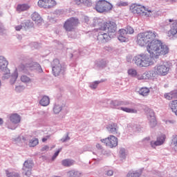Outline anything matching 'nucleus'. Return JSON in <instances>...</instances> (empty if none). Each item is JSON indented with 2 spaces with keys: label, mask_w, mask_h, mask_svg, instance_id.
Returning <instances> with one entry per match:
<instances>
[{
  "label": "nucleus",
  "mask_w": 177,
  "mask_h": 177,
  "mask_svg": "<svg viewBox=\"0 0 177 177\" xmlns=\"http://www.w3.org/2000/svg\"><path fill=\"white\" fill-rule=\"evenodd\" d=\"M157 33L149 30L139 33L137 36V44L140 46H147L149 54L142 53L133 57V60L138 67H149L154 64L153 59H158L160 56H165L169 53L168 46L160 40L156 39Z\"/></svg>",
  "instance_id": "nucleus-1"
},
{
  "label": "nucleus",
  "mask_w": 177,
  "mask_h": 177,
  "mask_svg": "<svg viewBox=\"0 0 177 177\" xmlns=\"http://www.w3.org/2000/svg\"><path fill=\"white\" fill-rule=\"evenodd\" d=\"M130 12L133 13V15H141V16H147V17H150L153 15V12L149 10L146 7L140 4H132L130 6Z\"/></svg>",
  "instance_id": "nucleus-2"
},
{
  "label": "nucleus",
  "mask_w": 177,
  "mask_h": 177,
  "mask_svg": "<svg viewBox=\"0 0 177 177\" xmlns=\"http://www.w3.org/2000/svg\"><path fill=\"white\" fill-rule=\"evenodd\" d=\"M19 68L21 71H23L25 74H28V71H36V73H42L43 71L41 65L37 62H34L21 64Z\"/></svg>",
  "instance_id": "nucleus-3"
},
{
  "label": "nucleus",
  "mask_w": 177,
  "mask_h": 177,
  "mask_svg": "<svg viewBox=\"0 0 177 177\" xmlns=\"http://www.w3.org/2000/svg\"><path fill=\"white\" fill-rule=\"evenodd\" d=\"M51 67L53 70V74L55 75V77L62 75V74H64V71H66V65L60 63V61L57 59H55L53 61Z\"/></svg>",
  "instance_id": "nucleus-4"
},
{
  "label": "nucleus",
  "mask_w": 177,
  "mask_h": 177,
  "mask_svg": "<svg viewBox=\"0 0 177 177\" xmlns=\"http://www.w3.org/2000/svg\"><path fill=\"white\" fill-rule=\"evenodd\" d=\"M95 9L98 13H104L110 12L113 9V5L106 0H100L96 2Z\"/></svg>",
  "instance_id": "nucleus-5"
},
{
  "label": "nucleus",
  "mask_w": 177,
  "mask_h": 177,
  "mask_svg": "<svg viewBox=\"0 0 177 177\" xmlns=\"http://www.w3.org/2000/svg\"><path fill=\"white\" fill-rule=\"evenodd\" d=\"M10 122L6 123V127L8 129H11L15 131L17 128V124H20L21 121V117L17 113H11L9 115Z\"/></svg>",
  "instance_id": "nucleus-6"
},
{
  "label": "nucleus",
  "mask_w": 177,
  "mask_h": 177,
  "mask_svg": "<svg viewBox=\"0 0 177 177\" xmlns=\"http://www.w3.org/2000/svg\"><path fill=\"white\" fill-rule=\"evenodd\" d=\"M155 75H167L169 73V66L166 62H160L154 66Z\"/></svg>",
  "instance_id": "nucleus-7"
},
{
  "label": "nucleus",
  "mask_w": 177,
  "mask_h": 177,
  "mask_svg": "<svg viewBox=\"0 0 177 177\" xmlns=\"http://www.w3.org/2000/svg\"><path fill=\"white\" fill-rule=\"evenodd\" d=\"M100 142L104 143L105 146L110 149H114V147H117L118 146V138L113 135L109 136L105 139H101Z\"/></svg>",
  "instance_id": "nucleus-8"
},
{
  "label": "nucleus",
  "mask_w": 177,
  "mask_h": 177,
  "mask_svg": "<svg viewBox=\"0 0 177 177\" xmlns=\"http://www.w3.org/2000/svg\"><path fill=\"white\" fill-rule=\"evenodd\" d=\"M97 32H98L97 35V40L99 44H106L111 39L110 33L106 32V30H97Z\"/></svg>",
  "instance_id": "nucleus-9"
},
{
  "label": "nucleus",
  "mask_w": 177,
  "mask_h": 177,
  "mask_svg": "<svg viewBox=\"0 0 177 177\" xmlns=\"http://www.w3.org/2000/svg\"><path fill=\"white\" fill-rule=\"evenodd\" d=\"M100 26L101 30H108V34H114L117 30V24H115V22H104V24H101Z\"/></svg>",
  "instance_id": "nucleus-10"
},
{
  "label": "nucleus",
  "mask_w": 177,
  "mask_h": 177,
  "mask_svg": "<svg viewBox=\"0 0 177 177\" xmlns=\"http://www.w3.org/2000/svg\"><path fill=\"white\" fill-rule=\"evenodd\" d=\"M77 26H78V19L72 17L65 22L64 28L66 31H73Z\"/></svg>",
  "instance_id": "nucleus-11"
},
{
  "label": "nucleus",
  "mask_w": 177,
  "mask_h": 177,
  "mask_svg": "<svg viewBox=\"0 0 177 177\" xmlns=\"http://www.w3.org/2000/svg\"><path fill=\"white\" fill-rule=\"evenodd\" d=\"M166 23L170 26V30L168 31L169 37H175L177 34V20L172 19H167Z\"/></svg>",
  "instance_id": "nucleus-12"
},
{
  "label": "nucleus",
  "mask_w": 177,
  "mask_h": 177,
  "mask_svg": "<svg viewBox=\"0 0 177 177\" xmlns=\"http://www.w3.org/2000/svg\"><path fill=\"white\" fill-rule=\"evenodd\" d=\"M39 8H44V9H50L56 6L57 3L55 0H39L37 2Z\"/></svg>",
  "instance_id": "nucleus-13"
},
{
  "label": "nucleus",
  "mask_w": 177,
  "mask_h": 177,
  "mask_svg": "<svg viewBox=\"0 0 177 177\" xmlns=\"http://www.w3.org/2000/svg\"><path fill=\"white\" fill-rule=\"evenodd\" d=\"M32 167H34V163L32 162V160H26L22 167V174H24L26 176H30Z\"/></svg>",
  "instance_id": "nucleus-14"
},
{
  "label": "nucleus",
  "mask_w": 177,
  "mask_h": 177,
  "mask_svg": "<svg viewBox=\"0 0 177 177\" xmlns=\"http://www.w3.org/2000/svg\"><path fill=\"white\" fill-rule=\"evenodd\" d=\"M165 139V134H160L157 137L156 141H151L150 145L151 147H157V146H161L162 145H164Z\"/></svg>",
  "instance_id": "nucleus-15"
},
{
  "label": "nucleus",
  "mask_w": 177,
  "mask_h": 177,
  "mask_svg": "<svg viewBox=\"0 0 177 177\" xmlns=\"http://www.w3.org/2000/svg\"><path fill=\"white\" fill-rule=\"evenodd\" d=\"M66 108V104L62 102H56L53 108L54 114H59L61 111H63Z\"/></svg>",
  "instance_id": "nucleus-16"
},
{
  "label": "nucleus",
  "mask_w": 177,
  "mask_h": 177,
  "mask_svg": "<svg viewBox=\"0 0 177 177\" xmlns=\"http://www.w3.org/2000/svg\"><path fill=\"white\" fill-rule=\"evenodd\" d=\"M12 142L15 145H18L19 146H21L23 142L26 143L27 142V138L23 136H17L12 138Z\"/></svg>",
  "instance_id": "nucleus-17"
},
{
  "label": "nucleus",
  "mask_w": 177,
  "mask_h": 177,
  "mask_svg": "<svg viewBox=\"0 0 177 177\" xmlns=\"http://www.w3.org/2000/svg\"><path fill=\"white\" fill-rule=\"evenodd\" d=\"M8 60L2 55L0 56V71H8Z\"/></svg>",
  "instance_id": "nucleus-18"
},
{
  "label": "nucleus",
  "mask_w": 177,
  "mask_h": 177,
  "mask_svg": "<svg viewBox=\"0 0 177 177\" xmlns=\"http://www.w3.org/2000/svg\"><path fill=\"white\" fill-rule=\"evenodd\" d=\"M120 42H128V36H127V30L120 29L118 37Z\"/></svg>",
  "instance_id": "nucleus-19"
},
{
  "label": "nucleus",
  "mask_w": 177,
  "mask_h": 177,
  "mask_svg": "<svg viewBox=\"0 0 177 177\" xmlns=\"http://www.w3.org/2000/svg\"><path fill=\"white\" fill-rule=\"evenodd\" d=\"M106 129L109 133H113V135L118 133V126L115 123L109 124Z\"/></svg>",
  "instance_id": "nucleus-20"
},
{
  "label": "nucleus",
  "mask_w": 177,
  "mask_h": 177,
  "mask_svg": "<svg viewBox=\"0 0 177 177\" xmlns=\"http://www.w3.org/2000/svg\"><path fill=\"white\" fill-rule=\"evenodd\" d=\"M104 22L102 21V19L98 18H95L93 19L92 23L91 24V27H98L96 30V31L99 30H102V26L100 24H104Z\"/></svg>",
  "instance_id": "nucleus-21"
},
{
  "label": "nucleus",
  "mask_w": 177,
  "mask_h": 177,
  "mask_svg": "<svg viewBox=\"0 0 177 177\" xmlns=\"http://www.w3.org/2000/svg\"><path fill=\"white\" fill-rule=\"evenodd\" d=\"M142 170H130L127 174V177H140L142 175Z\"/></svg>",
  "instance_id": "nucleus-22"
},
{
  "label": "nucleus",
  "mask_w": 177,
  "mask_h": 177,
  "mask_svg": "<svg viewBox=\"0 0 177 177\" xmlns=\"http://www.w3.org/2000/svg\"><path fill=\"white\" fill-rule=\"evenodd\" d=\"M17 78H19V72H17V69H15L11 76H10V85H15V84H16V81H17Z\"/></svg>",
  "instance_id": "nucleus-23"
},
{
  "label": "nucleus",
  "mask_w": 177,
  "mask_h": 177,
  "mask_svg": "<svg viewBox=\"0 0 177 177\" xmlns=\"http://www.w3.org/2000/svg\"><path fill=\"white\" fill-rule=\"evenodd\" d=\"M66 175L68 177H80L82 176V172L75 169H72L71 171H68L66 173Z\"/></svg>",
  "instance_id": "nucleus-24"
},
{
  "label": "nucleus",
  "mask_w": 177,
  "mask_h": 177,
  "mask_svg": "<svg viewBox=\"0 0 177 177\" xmlns=\"http://www.w3.org/2000/svg\"><path fill=\"white\" fill-rule=\"evenodd\" d=\"M119 110H122V111H124V113H128L129 114H138V110L135 108H128V107H120Z\"/></svg>",
  "instance_id": "nucleus-25"
},
{
  "label": "nucleus",
  "mask_w": 177,
  "mask_h": 177,
  "mask_svg": "<svg viewBox=\"0 0 177 177\" xmlns=\"http://www.w3.org/2000/svg\"><path fill=\"white\" fill-rule=\"evenodd\" d=\"M49 103H50V99L47 95H44L39 101V104L44 107L49 106Z\"/></svg>",
  "instance_id": "nucleus-26"
},
{
  "label": "nucleus",
  "mask_w": 177,
  "mask_h": 177,
  "mask_svg": "<svg viewBox=\"0 0 177 177\" xmlns=\"http://www.w3.org/2000/svg\"><path fill=\"white\" fill-rule=\"evenodd\" d=\"M32 20L35 21V23H37L38 25L42 23V18H41V15H39L38 12H34L32 14Z\"/></svg>",
  "instance_id": "nucleus-27"
},
{
  "label": "nucleus",
  "mask_w": 177,
  "mask_h": 177,
  "mask_svg": "<svg viewBox=\"0 0 177 177\" xmlns=\"http://www.w3.org/2000/svg\"><path fill=\"white\" fill-rule=\"evenodd\" d=\"M145 113H146L148 120H153L156 118V115L154 113V111H153L152 109L147 108L145 109Z\"/></svg>",
  "instance_id": "nucleus-28"
},
{
  "label": "nucleus",
  "mask_w": 177,
  "mask_h": 177,
  "mask_svg": "<svg viewBox=\"0 0 177 177\" xmlns=\"http://www.w3.org/2000/svg\"><path fill=\"white\" fill-rule=\"evenodd\" d=\"M165 99L167 100H171V99H176L177 97V93L176 91H171L170 93H167L165 94Z\"/></svg>",
  "instance_id": "nucleus-29"
},
{
  "label": "nucleus",
  "mask_w": 177,
  "mask_h": 177,
  "mask_svg": "<svg viewBox=\"0 0 177 177\" xmlns=\"http://www.w3.org/2000/svg\"><path fill=\"white\" fill-rule=\"evenodd\" d=\"M74 164H75V161L71 159H64L62 161V165L64 167H71L72 165H74Z\"/></svg>",
  "instance_id": "nucleus-30"
},
{
  "label": "nucleus",
  "mask_w": 177,
  "mask_h": 177,
  "mask_svg": "<svg viewBox=\"0 0 177 177\" xmlns=\"http://www.w3.org/2000/svg\"><path fill=\"white\" fill-rule=\"evenodd\" d=\"M138 93H140L141 96H149V93H150V88L147 87H142L138 91Z\"/></svg>",
  "instance_id": "nucleus-31"
},
{
  "label": "nucleus",
  "mask_w": 177,
  "mask_h": 177,
  "mask_svg": "<svg viewBox=\"0 0 177 177\" xmlns=\"http://www.w3.org/2000/svg\"><path fill=\"white\" fill-rule=\"evenodd\" d=\"M30 6L28 4H19L17 7V12H26V10H28Z\"/></svg>",
  "instance_id": "nucleus-32"
},
{
  "label": "nucleus",
  "mask_w": 177,
  "mask_h": 177,
  "mask_svg": "<svg viewBox=\"0 0 177 177\" xmlns=\"http://www.w3.org/2000/svg\"><path fill=\"white\" fill-rule=\"evenodd\" d=\"M20 80L21 82H23L24 84H31L32 82L31 78H30V77L25 75H22L20 77Z\"/></svg>",
  "instance_id": "nucleus-33"
},
{
  "label": "nucleus",
  "mask_w": 177,
  "mask_h": 177,
  "mask_svg": "<svg viewBox=\"0 0 177 177\" xmlns=\"http://www.w3.org/2000/svg\"><path fill=\"white\" fill-rule=\"evenodd\" d=\"M119 157L121 160H125V158H127V149L120 148L119 151Z\"/></svg>",
  "instance_id": "nucleus-34"
},
{
  "label": "nucleus",
  "mask_w": 177,
  "mask_h": 177,
  "mask_svg": "<svg viewBox=\"0 0 177 177\" xmlns=\"http://www.w3.org/2000/svg\"><path fill=\"white\" fill-rule=\"evenodd\" d=\"M145 80H149L151 78V77H156V73L153 72V71H147L143 73Z\"/></svg>",
  "instance_id": "nucleus-35"
},
{
  "label": "nucleus",
  "mask_w": 177,
  "mask_h": 177,
  "mask_svg": "<svg viewBox=\"0 0 177 177\" xmlns=\"http://www.w3.org/2000/svg\"><path fill=\"white\" fill-rule=\"evenodd\" d=\"M38 143H39V141H38L37 138H32L29 140L28 146L30 147H35V146H37V145H38Z\"/></svg>",
  "instance_id": "nucleus-36"
},
{
  "label": "nucleus",
  "mask_w": 177,
  "mask_h": 177,
  "mask_svg": "<svg viewBox=\"0 0 177 177\" xmlns=\"http://www.w3.org/2000/svg\"><path fill=\"white\" fill-rule=\"evenodd\" d=\"M127 73L129 75H130V77H133L136 78V76L138 75V71L135 68L129 69Z\"/></svg>",
  "instance_id": "nucleus-37"
},
{
  "label": "nucleus",
  "mask_w": 177,
  "mask_h": 177,
  "mask_svg": "<svg viewBox=\"0 0 177 177\" xmlns=\"http://www.w3.org/2000/svg\"><path fill=\"white\" fill-rule=\"evenodd\" d=\"M95 147L97 149V150H100L101 153L104 154V156H107L109 154V152L103 149L102 145L96 144Z\"/></svg>",
  "instance_id": "nucleus-38"
},
{
  "label": "nucleus",
  "mask_w": 177,
  "mask_h": 177,
  "mask_svg": "<svg viewBox=\"0 0 177 177\" xmlns=\"http://www.w3.org/2000/svg\"><path fill=\"white\" fill-rule=\"evenodd\" d=\"M121 102L118 100H112L110 102V106L112 109H116L118 106H120Z\"/></svg>",
  "instance_id": "nucleus-39"
},
{
  "label": "nucleus",
  "mask_w": 177,
  "mask_h": 177,
  "mask_svg": "<svg viewBox=\"0 0 177 177\" xmlns=\"http://www.w3.org/2000/svg\"><path fill=\"white\" fill-rule=\"evenodd\" d=\"M171 145L174 147V150L177 151V136L175 135L173 136L171 140Z\"/></svg>",
  "instance_id": "nucleus-40"
},
{
  "label": "nucleus",
  "mask_w": 177,
  "mask_h": 177,
  "mask_svg": "<svg viewBox=\"0 0 177 177\" xmlns=\"http://www.w3.org/2000/svg\"><path fill=\"white\" fill-rule=\"evenodd\" d=\"M7 177H20V175L17 172H10L9 171H6Z\"/></svg>",
  "instance_id": "nucleus-41"
},
{
  "label": "nucleus",
  "mask_w": 177,
  "mask_h": 177,
  "mask_svg": "<svg viewBox=\"0 0 177 177\" xmlns=\"http://www.w3.org/2000/svg\"><path fill=\"white\" fill-rule=\"evenodd\" d=\"M99 84H100V81H95L89 84V87L91 89H96Z\"/></svg>",
  "instance_id": "nucleus-42"
},
{
  "label": "nucleus",
  "mask_w": 177,
  "mask_h": 177,
  "mask_svg": "<svg viewBox=\"0 0 177 177\" xmlns=\"http://www.w3.org/2000/svg\"><path fill=\"white\" fill-rule=\"evenodd\" d=\"M4 73H6L3 75V76L1 77V80H3V81H5V80H9V78H10V73H9V69H7V71H4Z\"/></svg>",
  "instance_id": "nucleus-43"
},
{
  "label": "nucleus",
  "mask_w": 177,
  "mask_h": 177,
  "mask_svg": "<svg viewBox=\"0 0 177 177\" xmlns=\"http://www.w3.org/2000/svg\"><path fill=\"white\" fill-rule=\"evenodd\" d=\"M26 89V86L24 85H18L15 86V91H17L18 93H20V92H23Z\"/></svg>",
  "instance_id": "nucleus-44"
},
{
  "label": "nucleus",
  "mask_w": 177,
  "mask_h": 177,
  "mask_svg": "<svg viewBox=\"0 0 177 177\" xmlns=\"http://www.w3.org/2000/svg\"><path fill=\"white\" fill-rule=\"evenodd\" d=\"M106 64H107V62L106 60L102 59L100 61L97 62L96 65L97 67H105Z\"/></svg>",
  "instance_id": "nucleus-45"
},
{
  "label": "nucleus",
  "mask_w": 177,
  "mask_h": 177,
  "mask_svg": "<svg viewBox=\"0 0 177 177\" xmlns=\"http://www.w3.org/2000/svg\"><path fill=\"white\" fill-rule=\"evenodd\" d=\"M124 30H126V35H128V34H133L135 32V30H133V28L131 26H127Z\"/></svg>",
  "instance_id": "nucleus-46"
},
{
  "label": "nucleus",
  "mask_w": 177,
  "mask_h": 177,
  "mask_svg": "<svg viewBox=\"0 0 177 177\" xmlns=\"http://www.w3.org/2000/svg\"><path fill=\"white\" fill-rule=\"evenodd\" d=\"M149 121V126L151 128H155L157 125V120L155 119H150Z\"/></svg>",
  "instance_id": "nucleus-47"
},
{
  "label": "nucleus",
  "mask_w": 177,
  "mask_h": 177,
  "mask_svg": "<svg viewBox=\"0 0 177 177\" xmlns=\"http://www.w3.org/2000/svg\"><path fill=\"white\" fill-rule=\"evenodd\" d=\"M68 140H70V136H68V133H67L66 136H64L62 138L60 139V141L62 142V143L68 142Z\"/></svg>",
  "instance_id": "nucleus-48"
},
{
  "label": "nucleus",
  "mask_w": 177,
  "mask_h": 177,
  "mask_svg": "<svg viewBox=\"0 0 177 177\" xmlns=\"http://www.w3.org/2000/svg\"><path fill=\"white\" fill-rule=\"evenodd\" d=\"M83 3L85 6H92V0H84Z\"/></svg>",
  "instance_id": "nucleus-49"
},
{
  "label": "nucleus",
  "mask_w": 177,
  "mask_h": 177,
  "mask_svg": "<svg viewBox=\"0 0 177 177\" xmlns=\"http://www.w3.org/2000/svg\"><path fill=\"white\" fill-rule=\"evenodd\" d=\"M62 151V148H60L59 150H57L54 155L52 157V160L53 161L56 160V157H57V156H59V153H60Z\"/></svg>",
  "instance_id": "nucleus-50"
},
{
  "label": "nucleus",
  "mask_w": 177,
  "mask_h": 177,
  "mask_svg": "<svg viewBox=\"0 0 177 177\" xmlns=\"http://www.w3.org/2000/svg\"><path fill=\"white\" fill-rule=\"evenodd\" d=\"M136 78H137V80H139L140 81H142V80H145V75L142 74H138L137 73V76H136Z\"/></svg>",
  "instance_id": "nucleus-51"
},
{
  "label": "nucleus",
  "mask_w": 177,
  "mask_h": 177,
  "mask_svg": "<svg viewBox=\"0 0 177 177\" xmlns=\"http://www.w3.org/2000/svg\"><path fill=\"white\" fill-rule=\"evenodd\" d=\"M142 143L144 145H147L148 143H150V137H147L142 140Z\"/></svg>",
  "instance_id": "nucleus-52"
},
{
  "label": "nucleus",
  "mask_w": 177,
  "mask_h": 177,
  "mask_svg": "<svg viewBox=\"0 0 177 177\" xmlns=\"http://www.w3.org/2000/svg\"><path fill=\"white\" fill-rule=\"evenodd\" d=\"M118 6H128L127 2L120 1L118 3Z\"/></svg>",
  "instance_id": "nucleus-53"
},
{
  "label": "nucleus",
  "mask_w": 177,
  "mask_h": 177,
  "mask_svg": "<svg viewBox=\"0 0 177 177\" xmlns=\"http://www.w3.org/2000/svg\"><path fill=\"white\" fill-rule=\"evenodd\" d=\"M113 174L114 171H113V170H108L106 171V175H107V176H113Z\"/></svg>",
  "instance_id": "nucleus-54"
},
{
  "label": "nucleus",
  "mask_w": 177,
  "mask_h": 177,
  "mask_svg": "<svg viewBox=\"0 0 177 177\" xmlns=\"http://www.w3.org/2000/svg\"><path fill=\"white\" fill-rule=\"evenodd\" d=\"M75 5H81V3H84V0H73Z\"/></svg>",
  "instance_id": "nucleus-55"
},
{
  "label": "nucleus",
  "mask_w": 177,
  "mask_h": 177,
  "mask_svg": "<svg viewBox=\"0 0 177 177\" xmlns=\"http://www.w3.org/2000/svg\"><path fill=\"white\" fill-rule=\"evenodd\" d=\"M25 26H26V27H32V24H31V22H30V21H26L25 22Z\"/></svg>",
  "instance_id": "nucleus-56"
},
{
  "label": "nucleus",
  "mask_w": 177,
  "mask_h": 177,
  "mask_svg": "<svg viewBox=\"0 0 177 177\" xmlns=\"http://www.w3.org/2000/svg\"><path fill=\"white\" fill-rule=\"evenodd\" d=\"M49 150V146L46 145L41 148V151H48Z\"/></svg>",
  "instance_id": "nucleus-57"
},
{
  "label": "nucleus",
  "mask_w": 177,
  "mask_h": 177,
  "mask_svg": "<svg viewBox=\"0 0 177 177\" xmlns=\"http://www.w3.org/2000/svg\"><path fill=\"white\" fill-rule=\"evenodd\" d=\"M3 31H5V28L2 23L0 22V32H3Z\"/></svg>",
  "instance_id": "nucleus-58"
},
{
  "label": "nucleus",
  "mask_w": 177,
  "mask_h": 177,
  "mask_svg": "<svg viewBox=\"0 0 177 177\" xmlns=\"http://www.w3.org/2000/svg\"><path fill=\"white\" fill-rule=\"evenodd\" d=\"M21 28H23V26H21V25L15 26L16 31H20V30H21Z\"/></svg>",
  "instance_id": "nucleus-59"
},
{
  "label": "nucleus",
  "mask_w": 177,
  "mask_h": 177,
  "mask_svg": "<svg viewBox=\"0 0 177 177\" xmlns=\"http://www.w3.org/2000/svg\"><path fill=\"white\" fill-rule=\"evenodd\" d=\"M135 128L136 131H137L138 132H140V131H142V128L140 127V126H136Z\"/></svg>",
  "instance_id": "nucleus-60"
},
{
  "label": "nucleus",
  "mask_w": 177,
  "mask_h": 177,
  "mask_svg": "<svg viewBox=\"0 0 177 177\" xmlns=\"http://www.w3.org/2000/svg\"><path fill=\"white\" fill-rule=\"evenodd\" d=\"M84 21H85V23H86L87 24H89V17H84Z\"/></svg>",
  "instance_id": "nucleus-61"
},
{
  "label": "nucleus",
  "mask_w": 177,
  "mask_h": 177,
  "mask_svg": "<svg viewBox=\"0 0 177 177\" xmlns=\"http://www.w3.org/2000/svg\"><path fill=\"white\" fill-rule=\"evenodd\" d=\"M50 138L49 136H47L44 138H42V142H46V140H48V139Z\"/></svg>",
  "instance_id": "nucleus-62"
},
{
  "label": "nucleus",
  "mask_w": 177,
  "mask_h": 177,
  "mask_svg": "<svg viewBox=\"0 0 177 177\" xmlns=\"http://www.w3.org/2000/svg\"><path fill=\"white\" fill-rule=\"evenodd\" d=\"M3 125V119L0 118V126Z\"/></svg>",
  "instance_id": "nucleus-63"
},
{
  "label": "nucleus",
  "mask_w": 177,
  "mask_h": 177,
  "mask_svg": "<svg viewBox=\"0 0 177 177\" xmlns=\"http://www.w3.org/2000/svg\"><path fill=\"white\" fill-rule=\"evenodd\" d=\"M170 122H171V124H175V120H171Z\"/></svg>",
  "instance_id": "nucleus-64"
}]
</instances>
